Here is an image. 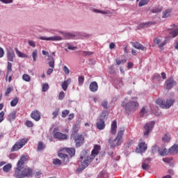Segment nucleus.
<instances>
[{
	"label": "nucleus",
	"mask_w": 178,
	"mask_h": 178,
	"mask_svg": "<svg viewBox=\"0 0 178 178\" xmlns=\"http://www.w3.org/2000/svg\"><path fill=\"white\" fill-rule=\"evenodd\" d=\"M24 162H26V157L24 156H22L17 163V168H15V172L14 174L15 177H33V168L29 167H23V165H24Z\"/></svg>",
	"instance_id": "1"
},
{
	"label": "nucleus",
	"mask_w": 178,
	"mask_h": 178,
	"mask_svg": "<svg viewBox=\"0 0 178 178\" xmlns=\"http://www.w3.org/2000/svg\"><path fill=\"white\" fill-rule=\"evenodd\" d=\"M99 151H101V145H95L91 152L90 156H88V152L87 150H83L81 152L80 159H81L82 170L86 169L95 159L97 155L99 154Z\"/></svg>",
	"instance_id": "2"
},
{
	"label": "nucleus",
	"mask_w": 178,
	"mask_h": 178,
	"mask_svg": "<svg viewBox=\"0 0 178 178\" xmlns=\"http://www.w3.org/2000/svg\"><path fill=\"white\" fill-rule=\"evenodd\" d=\"M124 127H122L118 132L117 136L115 138L112 140L108 139V143L111 144L110 148H115V147H119V145H122V143H123V134L124 133Z\"/></svg>",
	"instance_id": "3"
},
{
	"label": "nucleus",
	"mask_w": 178,
	"mask_h": 178,
	"mask_svg": "<svg viewBox=\"0 0 178 178\" xmlns=\"http://www.w3.org/2000/svg\"><path fill=\"white\" fill-rule=\"evenodd\" d=\"M121 106L124 108L127 112H136L138 107L140 106V104L137 102L129 101L128 103L122 102Z\"/></svg>",
	"instance_id": "4"
},
{
	"label": "nucleus",
	"mask_w": 178,
	"mask_h": 178,
	"mask_svg": "<svg viewBox=\"0 0 178 178\" xmlns=\"http://www.w3.org/2000/svg\"><path fill=\"white\" fill-rule=\"evenodd\" d=\"M156 103L157 105H159L161 108H163V109H169V108L175 104V101L173 99H167L166 102H165V100L162 99H157Z\"/></svg>",
	"instance_id": "5"
},
{
	"label": "nucleus",
	"mask_w": 178,
	"mask_h": 178,
	"mask_svg": "<svg viewBox=\"0 0 178 178\" xmlns=\"http://www.w3.org/2000/svg\"><path fill=\"white\" fill-rule=\"evenodd\" d=\"M29 139L22 138L17 141L11 148V152H15V151H19V149L23 148L26 144H27Z\"/></svg>",
	"instance_id": "6"
},
{
	"label": "nucleus",
	"mask_w": 178,
	"mask_h": 178,
	"mask_svg": "<svg viewBox=\"0 0 178 178\" xmlns=\"http://www.w3.org/2000/svg\"><path fill=\"white\" fill-rule=\"evenodd\" d=\"M58 130L59 129L58 127L54 129L53 134L54 136V138H57V140H67V135L58 131Z\"/></svg>",
	"instance_id": "7"
},
{
	"label": "nucleus",
	"mask_w": 178,
	"mask_h": 178,
	"mask_svg": "<svg viewBox=\"0 0 178 178\" xmlns=\"http://www.w3.org/2000/svg\"><path fill=\"white\" fill-rule=\"evenodd\" d=\"M154 126H155V122L152 121L145 124L144 126V136L148 137V134H149V131L154 129Z\"/></svg>",
	"instance_id": "8"
},
{
	"label": "nucleus",
	"mask_w": 178,
	"mask_h": 178,
	"mask_svg": "<svg viewBox=\"0 0 178 178\" xmlns=\"http://www.w3.org/2000/svg\"><path fill=\"white\" fill-rule=\"evenodd\" d=\"M72 138H74V140L76 148H79V147H81V145L84 144V136L82 134L72 136Z\"/></svg>",
	"instance_id": "9"
},
{
	"label": "nucleus",
	"mask_w": 178,
	"mask_h": 178,
	"mask_svg": "<svg viewBox=\"0 0 178 178\" xmlns=\"http://www.w3.org/2000/svg\"><path fill=\"white\" fill-rule=\"evenodd\" d=\"M39 40H42V41H62V37H60V36H51V37L40 36V37H39Z\"/></svg>",
	"instance_id": "10"
},
{
	"label": "nucleus",
	"mask_w": 178,
	"mask_h": 178,
	"mask_svg": "<svg viewBox=\"0 0 178 178\" xmlns=\"http://www.w3.org/2000/svg\"><path fill=\"white\" fill-rule=\"evenodd\" d=\"M166 90H172L175 86H176V81L173 80V78H169L165 81Z\"/></svg>",
	"instance_id": "11"
},
{
	"label": "nucleus",
	"mask_w": 178,
	"mask_h": 178,
	"mask_svg": "<svg viewBox=\"0 0 178 178\" xmlns=\"http://www.w3.org/2000/svg\"><path fill=\"white\" fill-rule=\"evenodd\" d=\"M16 55L15 54V51L13 49H10L7 50V60L8 62H13Z\"/></svg>",
	"instance_id": "12"
},
{
	"label": "nucleus",
	"mask_w": 178,
	"mask_h": 178,
	"mask_svg": "<svg viewBox=\"0 0 178 178\" xmlns=\"http://www.w3.org/2000/svg\"><path fill=\"white\" fill-rule=\"evenodd\" d=\"M31 118L35 120V122H38L41 119V113L40 111L35 110L31 114Z\"/></svg>",
	"instance_id": "13"
},
{
	"label": "nucleus",
	"mask_w": 178,
	"mask_h": 178,
	"mask_svg": "<svg viewBox=\"0 0 178 178\" xmlns=\"http://www.w3.org/2000/svg\"><path fill=\"white\" fill-rule=\"evenodd\" d=\"M136 151L138 152H145L147 151V144L145 143L142 142L138 144V147H136Z\"/></svg>",
	"instance_id": "14"
},
{
	"label": "nucleus",
	"mask_w": 178,
	"mask_h": 178,
	"mask_svg": "<svg viewBox=\"0 0 178 178\" xmlns=\"http://www.w3.org/2000/svg\"><path fill=\"white\" fill-rule=\"evenodd\" d=\"M58 157L60 158L64 165L69 163V156L67 154H63V153H59Z\"/></svg>",
	"instance_id": "15"
},
{
	"label": "nucleus",
	"mask_w": 178,
	"mask_h": 178,
	"mask_svg": "<svg viewBox=\"0 0 178 178\" xmlns=\"http://www.w3.org/2000/svg\"><path fill=\"white\" fill-rule=\"evenodd\" d=\"M96 127L98 130H104L105 129V121L102 119H97Z\"/></svg>",
	"instance_id": "16"
},
{
	"label": "nucleus",
	"mask_w": 178,
	"mask_h": 178,
	"mask_svg": "<svg viewBox=\"0 0 178 178\" xmlns=\"http://www.w3.org/2000/svg\"><path fill=\"white\" fill-rule=\"evenodd\" d=\"M89 90L91 92H97L98 91V83L97 81H92L90 83Z\"/></svg>",
	"instance_id": "17"
},
{
	"label": "nucleus",
	"mask_w": 178,
	"mask_h": 178,
	"mask_svg": "<svg viewBox=\"0 0 178 178\" xmlns=\"http://www.w3.org/2000/svg\"><path fill=\"white\" fill-rule=\"evenodd\" d=\"M118 129V122L116 120H113L111 123V128L110 133L113 134V136H115L116 134V130Z\"/></svg>",
	"instance_id": "18"
},
{
	"label": "nucleus",
	"mask_w": 178,
	"mask_h": 178,
	"mask_svg": "<svg viewBox=\"0 0 178 178\" xmlns=\"http://www.w3.org/2000/svg\"><path fill=\"white\" fill-rule=\"evenodd\" d=\"M132 47L136 48V49H140L141 51H147V47L143 46V44H140L138 42H131Z\"/></svg>",
	"instance_id": "19"
},
{
	"label": "nucleus",
	"mask_w": 178,
	"mask_h": 178,
	"mask_svg": "<svg viewBox=\"0 0 178 178\" xmlns=\"http://www.w3.org/2000/svg\"><path fill=\"white\" fill-rule=\"evenodd\" d=\"M47 59L49 60L48 63L49 66L54 69V67H55V58L54 56L49 55Z\"/></svg>",
	"instance_id": "20"
},
{
	"label": "nucleus",
	"mask_w": 178,
	"mask_h": 178,
	"mask_svg": "<svg viewBox=\"0 0 178 178\" xmlns=\"http://www.w3.org/2000/svg\"><path fill=\"white\" fill-rule=\"evenodd\" d=\"M70 83H72V79H68L62 83L61 87L64 91H66V90H67V88L69 87V84H70Z\"/></svg>",
	"instance_id": "21"
},
{
	"label": "nucleus",
	"mask_w": 178,
	"mask_h": 178,
	"mask_svg": "<svg viewBox=\"0 0 178 178\" xmlns=\"http://www.w3.org/2000/svg\"><path fill=\"white\" fill-rule=\"evenodd\" d=\"M169 154H172V155H176L178 154V145H174L169 149Z\"/></svg>",
	"instance_id": "22"
},
{
	"label": "nucleus",
	"mask_w": 178,
	"mask_h": 178,
	"mask_svg": "<svg viewBox=\"0 0 178 178\" xmlns=\"http://www.w3.org/2000/svg\"><path fill=\"white\" fill-rule=\"evenodd\" d=\"M152 24H154V23L152 22H143L138 26V29H145V27H149V26H152Z\"/></svg>",
	"instance_id": "23"
},
{
	"label": "nucleus",
	"mask_w": 178,
	"mask_h": 178,
	"mask_svg": "<svg viewBox=\"0 0 178 178\" xmlns=\"http://www.w3.org/2000/svg\"><path fill=\"white\" fill-rule=\"evenodd\" d=\"M12 73V63L8 62V65H7V72H6V80L8 81V76H9V74Z\"/></svg>",
	"instance_id": "24"
},
{
	"label": "nucleus",
	"mask_w": 178,
	"mask_h": 178,
	"mask_svg": "<svg viewBox=\"0 0 178 178\" xmlns=\"http://www.w3.org/2000/svg\"><path fill=\"white\" fill-rule=\"evenodd\" d=\"M65 150L67 151V154H69V155L71 157L74 156V155H76V149H74L73 147L65 148Z\"/></svg>",
	"instance_id": "25"
},
{
	"label": "nucleus",
	"mask_w": 178,
	"mask_h": 178,
	"mask_svg": "<svg viewBox=\"0 0 178 178\" xmlns=\"http://www.w3.org/2000/svg\"><path fill=\"white\" fill-rule=\"evenodd\" d=\"M159 152L161 156H165V155H168L170 154L169 150L168 151L166 148H161L159 149Z\"/></svg>",
	"instance_id": "26"
},
{
	"label": "nucleus",
	"mask_w": 178,
	"mask_h": 178,
	"mask_svg": "<svg viewBox=\"0 0 178 178\" xmlns=\"http://www.w3.org/2000/svg\"><path fill=\"white\" fill-rule=\"evenodd\" d=\"M15 52H16L17 56H19V58H29V56H27V54L19 51V49L17 48H15Z\"/></svg>",
	"instance_id": "27"
},
{
	"label": "nucleus",
	"mask_w": 178,
	"mask_h": 178,
	"mask_svg": "<svg viewBox=\"0 0 178 178\" xmlns=\"http://www.w3.org/2000/svg\"><path fill=\"white\" fill-rule=\"evenodd\" d=\"M16 119V112H12L10 113L8 116V120H9L10 122H13Z\"/></svg>",
	"instance_id": "28"
},
{
	"label": "nucleus",
	"mask_w": 178,
	"mask_h": 178,
	"mask_svg": "<svg viewBox=\"0 0 178 178\" xmlns=\"http://www.w3.org/2000/svg\"><path fill=\"white\" fill-rule=\"evenodd\" d=\"M140 118H144V116H148V111L145 109V107H143L140 112L139 113Z\"/></svg>",
	"instance_id": "29"
},
{
	"label": "nucleus",
	"mask_w": 178,
	"mask_h": 178,
	"mask_svg": "<svg viewBox=\"0 0 178 178\" xmlns=\"http://www.w3.org/2000/svg\"><path fill=\"white\" fill-rule=\"evenodd\" d=\"M10 169H12V164L10 163H8L3 167V170L6 173H8V172H10Z\"/></svg>",
	"instance_id": "30"
},
{
	"label": "nucleus",
	"mask_w": 178,
	"mask_h": 178,
	"mask_svg": "<svg viewBox=\"0 0 178 178\" xmlns=\"http://www.w3.org/2000/svg\"><path fill=\"white\" fill-rule=\"evenodd\" d=\"M77 133H79V127L75 125L72 129V134L71 135V137H75L77 135Z\"/></svg>",
	"instance_id": "31"
},
{
	"label": "nucleus",
	"mask_w": 178,
	"mask_h": 178,
	"mask_svg": "<svg viewBox=\"0 0 178 178\" xmlns=\"http://www.w3.org/2000/svg\"><path fill=\"white\" fill-rule=\"evenodd\" d=\"M108 116V113L106 111H102L98 119H102V120H106V117Z\"/></svg>",
	"instance_id": "32"
},
{
	"label": "nucleus",
	"mask_w": 178,
	"mask_h": 178,
	"mask_svg": "<svg viewBox=\"0 0 178 178\" xmlns=\"http://www.w3.org/2000/svg\"><path fill=\"white\" fill-rule=\"evenodd\" d=\"M19 104V98L18 97H15L14 99H13L10 102V106H16Z\"/></svg>",
	"instance_id": "33"
},
{
	"label": "nucleus",
	"mask_w": 178,
	"mask_h": 178,
	"mask_svg": "<svg viewBox=\"0 0 178 178\" xmlns=\"http://www.w3.org/2000/svg\"><path fill=\"white\" fill-rule=\"evenodd\" d=\"M163 143H169L170 141V136L168 134H165L164 136L162 138Z\"/></svg>",
	"instance_id": "34"
},
{
	"label": "nucleus",
	"mask_w": 178,
	"mask_h": 178,
	"mask_svg": "<svg viewBox=\"0 0 178 178\" xmlns=\"http://www.w3.org/2000/svg\"><path fill=\"white\" fill-rule=\"evenodd\" d=\"M37 56H38V51H37V49H34L32 52L33 62H35V60H37Z\"/></svg>",
	"instance_id": "35"
},
{
	"label": "nucleus",
	"mask_w": 178,
	"mask_h": 178,
	"mask_svg": "<svg viewBox=\"0 0 178 178\" xmlns=\"http://www.w3.org/2000/svg\"><path fill=\"white\" fill-rule=\"evenodd\" d=\"M150 0H141L139 3H138V6L140 8H141V6H144L145 5H148V3H149Z\"/></svg>",
	"instance_id": "36"
},
{
	"label": "nucleus",
	"mask_w": 178,
	"mask_h": 178,
	"mask_svg": "<svg viewBox=\"0 0 178 178\" xmlns=\"http://www.w3.org/2000/svg\"><path fill=\"white\" fill-rule=\"evenodd\" d=\"M60 111V108H59L55 109V111L52 113L53 119H56V118H58V115H59Z\"/></svg>",
	"instance_id": "37"
},
{
	"label": "nucleus",
	"mask_w": 178,
	"mask_h": 178,
	"mask_svg": "<svg viewBox=\"0 0 178 178\" xmlns=\"http://www.w3.org/2000/svg\"><path fill=\"white\" fill-rule=\"evenodd\" d=\"M170 15V10L169 9L165 10L163 13V16L162 18L163 19H166V17H169V15Z\"/></svg>",
	"instance_id": "38"
},
{
	"label": "nucleus",
	"mask_w": 178,
	"mask_h": 178,
	"mask_svg": "<svg viewBox=\"0 0 178 178\" xmlns=\"http://www.w3.org/2000/svg\"><path fill=\"white\" fill-rule=\"evenodd\" d=\"M45 149V145L42 143V142H39L38 145V151H42V149Z\"/></svg>",
	"instance_id": "39"
},
{
	"label": "nucleus",
	"mask_w": 178,
	"mask_h": 178,
	"mask_svg": "<svg viewBox=\"0 0 178 178\" xmlns=\"http://www.w3.org/2000/svg\"><path fill=\"white\" fill-rule=\"evenodd\" d=\"M22 79L23 80H24V81H27V82H29L31 81V78L29 76V74H24L23 76H22Z\"/></svg>",
	"instance_id": "40"
},
{
	"label": "nucleus",
	"mask_w": 178,
	"mask_h": 178,
	"mask_svg": "<svg viewBox=\"0 0 178 178\" xmlns=\"http://www.w3.org/2000/svg\"><path fill=\"white\" fill-rule=\"evenodd\" d=\"M142 168L144 170H149V168H151V166H149V165H148V163L143 162Z\"/></svg>",
	"instance_id": "41"
},
{
	"label": "nucleus",
	"mask_w": 178,
	"mask_h": 178,
	"mask_svg": "<svg viewBox=\"0 0 178 178\" xmlns=\"http://www.w3.org/2000/svg\"><path fill=\"white\" fill-rule=\"evenodd\" d=\"M65 37L66 40H70V38H73L75 37L74 34L71 33H67L65 34Z\"/></svg>",
	"instance_id": "42"
},
{
	"label": "nucleus",
	"mask_w": 178,
	"mask_h": 178,
	"mask_svg": "<svg viewBox=\"0 0 178 178\" xmlns=\"http://www.w3.org/2000/svg\"><path fill=\"white\" fill-rule=\"evenodd\" d=\"M170 34L172 35L173 38H175V37H177L178 35V28L172 31Z\"/></svg>",
	"instance_id": "43"
},
{
	"label": "nucleus",
	"mask_w": 178,
	"mask_h": 178,
	"mask_svg": "<svg viewBox=\"0 0 178 178\" xmlns=\"http://www.w3.org/2000/svg\"><path fill=\"white\" fill-rule=\"evenodd\" d=\"M78 81H79V85L82 86L84 83V76H80L78 79Z\"/></svg>",
	"instance_id": "44"
},
{
	"label": "nucleus",
	"mask_w": 178,
	"mask_h": 178,
	"mask_svg": "<svg viewBox=\"0 0 178 178\" xmlns=\"http://www.w3.org/2000/svg\"><path fill=\"white\" fill-rule=\"evenodd\" d=\"M69 113H70V111L69 110H64L62 111V118H66L67 116V115H69Z\"/></svg>",
	"instance_id": "45"
},
{
	"label": "nucleus",
	"mask_w": 178,
	"mask_h": 178,
	"mask_svg": "<svg viewBox=\"0 0 178 178\" xmlns=\"http://www.w3.org/2000/svg\"><path fill=\"white\" fill-rule=\"evenodd\" d=\"M48 88H49V85H48V83L43 84V86H42L43 92L48 91Z\"/></svg>",
	"instance_id": "46"
},
{
	"label": "nucleus",
	"mask_w": 178,
	"mask_h": 178,
	"mask_svg": "<svg viewBox=\"0 0 178 178\" xmlns=\"http://www.w3.org/2000/svg\"><path fill=\"white\" fill-rule=\"evenodd\" d=\"M53 164L54 165H62V161L58 159H56L53 161Z\"/></svg>",
	"instance_id": "47"
},
{
	"label": "nucleus",
	"mask_w": 178,
	"mask_h": 178,
	"mask_svg": "<svg viewBox=\"0 0 178 178\" xmlns=\"http://www.w3.org/2000/svg\"><path fill=\"white\" fill-rule=\"evenodd\" d=\"M167 44H168V40H165L161 44H159V48H160V49H162V48H163V47H165V45Z\"/></svg>",
	"instance_id": "48"
},
{
	"label": "nucleus",
	"mask_w": 178,
	"mask_h": 178,
	"mask_svg": "<svg viewBox=\"0 0 178 178\" xmlns=\"http://www.w3.org/2000/svg\"><path fill=\"white\" fill-rule=\"evenodd\" d=\"M12 90H13V88L8 87L6 90L5 95H9V94H10V92H12Z\"/></svg>",
	"instance_id": "49"
},
{
	"label": "nucleus",
	"mask_w": 178,
	"mask_h": 178,
	"mask_svg": "<svg viewBox=\"0 0 178 178\" xmlns=\"http://www.w3.org/2000/svg\"><path fill=\"white\" fill-rule=\"evenodd\" d=\"M161 38L156 37L154 39V43L156 44L157 45H159V44H161Z\"/></svg>",
	"instance_id": "50"
},
{
	"label": "nucleus",
	"mask_w": 178,
	"mask_h": 178,
	"mask_svg": "<svg viewBox=\"0 0 178 178\" xmlns=\"http://www.w3.org/2000/svg\"><path fill=\"white\" fill-rule=\"evenodd\" d=\"M65 98V92H60L59 95H58V99L62 101Z\"/></svg>",
	"instance_id": "51"
},
{
	"label": "nucleus",
	"mask_w": 178,
	"mask_h": 178,
	"mask_svg": "<svg viewBox=\"0 0 178 178\" xmlns=\"http://www.w3.org/2000/svg\"><path fill=\"white\" fill-rule=\"evenodd\" d=\"M4 116H5V112L4 111L0 112V123H2V122H3Z\"/></svg>",
	"instance_id": "52"
},
{
	"label": "nucleus",
	"mask_w": 178,
	"mask_h": 178,
	"mask_svg": "<svg viewBox=\"0 0 178 178\" xmlns=\"http://www.w3.org/2000/svg\"><path fill=\"white\" fill-rule=\"evenodd\" d=\"M26 126H27V127H33V122H31L30 120H26Z\"/></svg>",
	"instance_id": "53"
},
{
	"label": "nucleus",
	"mask_w": 178,
	"mask_h": 178,
	"mask_svg": "<svg viewBox=\"0 0 178 178\" xmlns=\"http://www.w3.org/2000/svg\"><path fill=\"white\" fill-rule=\"evenodd\" d=\"M102 106L104 107V109H108V102L107 101H104L102 103Z\"/></svg>",
	"instance_id": "54"
},
{
	"label": "nucleus",
	"mask_w": 178,
	"mask_h": 178,
	"mask_svg": "<svg viewBox=\"0 0 178 178\" xmlns=\"http://www.w3.org/2000/svg\"><path fill=\"white\" fill-rule=\"evenodd\" d=\"M63 70L65 74H69L70 73V70H69V68H67V66L66 65L63 67Z\"/></svg>",
	"instance_id": "55"
},
{
	"label": "nucleus",
	"mask_w": 178,
	"mask_h": 178,
	"mask_svg": "<svg viewBox=\"0 0 178 178\" xmlns=\"http://www.w3.org/2000/svg\"><path fill=\"white\" fill-rule=\"evenodd\" d=\"M28 42L30 47H32L33 48H35V42L34 41L29 40Z\"/></svg>",
	"instance_id": "56"
},
{
	"label": "nucleus",
	"mask_w": 178,
	"mask_h": 178,
	"mask_svg": "<svg viewBox=\"0 0 178 178\" xmlns=\"http://www.w3.org/2000/svg\"><path fill=\"white\" fill-rule=\"evenodd\" d=\"M52 73H54V68H49L47 71V74H48V76H51Z\"/></svg>",
	"instance_id": "57"
},
{
	"label": "nucleus",
	"mask_w": 178,
	"mask_h": 178,
	"mask_svg": "<svg viewBox=\"0 0 178 178\" xmlns=\"http://www.w3.org/2000/svg\"><path fill=\"white\" fill-rule=\"evenodd\" d=\"M163 162H165V163H170V162H172V159L169 158H163Z\"/></svg>",
	"instance_id": "58"
},
{
	"label": "nucleus",
	"mask_w": 178,
	"mask_h": 178,
	"mask_svg": "<svg viewBox=\"0 0 178 178\" xmlns=\"http://www.w3.org/2000/svg\"><path fill=\"white\" fill-rule=\"evenodd\" d=\"M3 55H5V51L2 47H0V58H3Z\"/></svg>",
	"instance_id": "59"
},
{
	"label": "nucleus",
	"mask_w": 178,
	"mask_h": 178,
	"mask_svg": "<svg viewBox=\"0 0 178 178\" xmlns=\"http://www.w3.org/2000/svg\"><path fill=\"white\" fill-rule=\"evenodd\" d=\"M151 161H152V159L149 157L148 158H146L144 161H143V163H151Z\"/></svg>",
	"instance_id": "60"
},
{
	"label": "nucleus",
	"mask_w": 178,
	"mask_h": 178,
	"mask_svg": "<svg viewBox=\"0 0 178 178\" xmlns=\"http://www.w3.org/2000/svg\"><path fill=\"white\" fill-rule=\"evenodd\" d=\"M93 12H95V13H102L103 15H105V13H106L105 11H102L98 9L93 10Z\"/></svg>",
	"instance_id": "61"
},
{
	"label": "nucleus",
	"mask_w": 178,
	"mask_h": 178,
	"mask_svg": "<svg viewBox=\"0 0 178 178\" xmlns=\"http://www.w3.org/2000/svg\"><path fill=\"white\" fill-rule=\"evenodd\" d=\"M0 1L3 2V3H12L13 0H0Z\"/></svg>",
	"instance_id": "62"
},
{
	"label": "nucleus",
	"mask_w": 178,
	"mask_h": 178,
	"mask_svg": "<svg viewBox=\"0 0 178 178\" xmlns=\"http://www.w3.org/2000/svg\"><path fill=\"white\" fill-rule=\"evenodd\" d=\"M168 173L170 174V176H175V171L172 169L168 170Z\"/></svg>",
	"instance_id": "63"
},
{
	"label": "nucleus",
	"mask_w": 178,
	"mask_h": 178,
	"mask_svg": "<svg viewBox=\"0 0 178 178\" xmlns=\"http://www.w3.org/2000/svg\"><path fill=\"white\" fill-rule=\"evenodd\" d=\"M154 79H156V80H161V75L159 74H156L154 75Z\"/></svg>",
	"instance_id": "64"
}]
</instances>
